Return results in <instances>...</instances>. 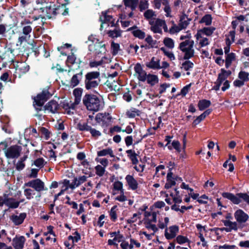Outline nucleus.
<instances>
[{"instance_id": "f257e3e1", "label": "nucleus", "mask_w": 249, "mask_h": 249, "mask_svg": "<svg viewBox=\"0 0 249 249\" xmlns=\"http://www.w3.org/2000/svg\"><path fill=\"white\" fill-rule=\"evenodd\" d=\"M83 102L87 109L90 111H98L103 107V102L93 94H86L83 97Z\"/></svg>"}, {"instance_id": "f03ea898", "label": "nucleus", "mask_w": 249, "mask_h": 249, "mask_svg": "<svg viewBox=\"0 0 249 249\" xmlns=\"http://www.w3.org/2000/svg\"><path fill=\"white\" fill-rule=\"evenodd\" d=\"M100 82L99 71H90L85 75L84 83L85 88L87 90H93L98 87Z\"/></svg>"}, {"instance_id": "7ed1b4c3", "label": "nucleus", "mask_w": 249, "mask_h": 249, "mask_svg": "<svg viewBox=\"0 0 249 249\" xmlns=\"http://www.w3.org/2000/svg\"><path fill=\"white\" fill-rule=\"evenodd\" d=\"M88 40L91 42L89 46V50L90 52H93L97 55L105 53L106 51L105 45L102 41H99V39L95 36L93 35L89 36Z\"/></svg>"}, {"instance_id": "20e7f679", "label": "nucleus", "mask_w": 249, "mask_h": 249, "mask_svg": "<svg viewBox=\"0 0 249 249\" xmlns=\"http://www.w3.org/2000/svg\"><path fill=\"white\" fill-rule=\"evenodd\" d=\"M194 42L192 40L188 39L181 42L179 48L184 53V59H189L194 55Z\"/></svg>"}, {"instance_id": "39448f33", "label": "nucleus", "mask_w": 249, "mask_h": 249, "mask_svg": "<svg viewBox=\"0 0 249 249\" xmlns=\"http://www.w3.org/2000/svg\"><path fill=\"white\" fill-rule=\"evenodd\" d=\"M150 30L155 34H162V29L166 33L168 32V29L165 20L157 18L155 20H150L149 21Z\"/></svg>"}, {"instance_id": "423d86ee", "label": "nucleus", "mask_w": 249, "mask_h": 249, "mask_svg": "<svg viewBox=\"0 0 249 249\" xmlns=\"http://www.w3.org/2000/svg\"><path fill=\"white\" fill-rule=\"evenodd\" d=\"M223 197L230 200L233 203L238 204L241 202V199L249 205V196L246 193H238L236 195L230 193H223Z\"/></svg>"}, {"instance_id": "0eeeda50", "label": "nucleus", "mask_w": 249, "mask_h": 249, "mask_svg": "<svg viewBox=\"0 0 249 249\" xmlns=\"http://www.w3.org/2000/svg\"><path fill=\"white\" fill-rule=\"evenodd\" d=\"M51 94L48 91H43L35 98L34 106L37 111H40L42 106L47 100L51 96Z\"/></svg>"}, {"instance_id": "6e6552de", "label": "nucleus", "mask_w": 249, "mask_h": 249, "mask_svg": "<svg viewBox=\"0 0 249 249\" xmlns=\"http://www.w3.org/2000/svg\"><path fill=\"white\" fill-rule=\"evenodd\" d=\"M231 71H226L224 69H221L220 72L218 75V77L216 81L214 83V86L212 89L217 91L219 90L221 85L223 84L224 81L231 74Z\"/></svg>"}, {"instance_id": "1a4fd4ad", "label": "nucleus", "mask_w": 249, "mask_h": 249, "mask_svg": "<svg viewBox=\"0 0 249 249\" xmlns=\"http://www.w3.org/2000/svg\"><path fill=\"white\" fill-rule=\"evenodd\" d=\"M22 147L15 145L10 146L4 151L6 157L9 159L18 158L20 154Z\"/></svg>"}, {"instance_id": "9d476101", "label": "nucleus", "mask_w": 249, "mask_h": 249, "mask_svg": "<svg viewBox=\"0 0 249 249\" xmlns=\"http://www.w3.org/2000/svg\"><path fill=\"white\" fill-rule=\"evenodd\" d=\"M95 119L102 126H107L111 123L112 117L108 113H99L96 116Z\"/></svg>"}, {"instance_id": "9b49d317", "label": "nucleus", "mask_w": 249, "mask_h": 249, "mask_svg": "<svg viewBox=\"0 0 249 249\" xmlns=\"http://www.w3.org/2000/svg\"><path fill=\"white\" fill-rule=\"evenodd\" d=\"M24 186L31 187L37 192H40L45 190L44 189L45 185L44 182L38 178L25 183Z\"/></svg>"}, {"instance_id": "f8f14e48", "label": "nucleus", "mask_w": 249, "mask_h": 249, "mask_svg": "<svg viewBox=\"0 0 249 249\" xmlns=\"http://www.w3.org/2000/svg\"><path fill=\"white\" fill-rule=\"evenodd\" d=\"M179 232V227L177 225H172L165 229L164 236L168 240L174 238Z\"/></svg>"}, {"instance_id": "ddd939ff", "label": "nucleus", "mask_w": 249, "mask_h": 249, "mask_svg": "<svg viewBox=\"0 0 249 249\" xmlns=\"http://www.w3.org/2000/svg\"><path fill=\"white\" fill-rule=\"evenodd\" d=\"M178 179L181 180V178H178L173 176V174L171 172V168H170L169 171L167 175L166 182L164 186L165 188L168 189L174 186L176 184V181H177Z\"/></svg>"}, {"instance_id": "4468645a", "label": "nucleus", "mask_w": 249, "mask_h": 249, "mask_svg": "<svg viewBox=\"0 0 249 249\" xmlns=\"http://www.w3.org/2000/svg\"><path fill=\"white\" fill-rule=\"evenodd\" d=\"M100 20L102 22L101 29L103 28V24L107 23L108 26L111 27L114 26V21L112 16L107 15V12H103L100 17Z\"/></svg>"}, {"instance_id": "2eb2a0df", "label": "nucleus", "mask_w": 249, "mask_h": 249, "mask_svg": "<svg viewBox=\"0 0 249 249\" xmlns=\"http://www.w3.org/2000/svg\"><path fill=\"white\" fill-rule=\"evenodd\" d=\"M134 71L138 75V79L142 81L145 82L147 78L146 72L143 70L141 65L137 63L134 67Z\"/></svg>"}, {"instance_id": "dca6fc26", "label": "nucleus", "mask_w": 249, "mask_h": 249, "mask_svg": "<svg viewBox=\"0 0 249 249\" xmlns=\"http://www.w3.org/2000/svg\"><path fill=\"white\" fill-rule=\"evenodd\" d=\"M25 241L26 239L24 236L16 235L13 239L12 245L15 249H22Z\"/></svg>"}, {"instance_id": "f3484780", "label": "nucleus", "mask_w": 249, "mask_h": 249, "mask_svg": "<svg viewBox=\"0 0 249 249\" xmlns=\"http://www.w3.org/2000/svg\"><path fill=\"white\" fill-rule=\"evenodd\" d=\"M234 216L237 222L241 224L245 223L249 218L248 215L241 209L237 210Z\"/></svg>"}, {"instance_id": "a211bd4d", "label": "nucleus", "mask_w": 249, "mask_h": 249, "mask_svg": "<svg viewBox=\"0 0 249 249\" xmlns=\"http://www.w3.org/2000/svg\"><path fill=\"white\" fill-rule=\"evenodd\" d=\"M44 108L45 110H47L52 113H55L59 108V105L55 101L51 100L44 107Z\"/></svg>"}, {"instance_id": "6ab92c4d", "label": "nucleus", "mask_w": 249, "mask_h": 249, "mask_svg": "<svg viewBox=\"0 0 249 249\" xmlns=\"http://www.w3.org/2000/svg\"><path fill=\"white\" fill-rule=\"evenodd\" d=\"M125 179L129 189L133 191H135L137 189L138 187V182L132 176L127 175L125 177Z\"/></svg>"}, {"instance_id": "aec40b11", "label": "nucleus", "mask_w": 249, "mask_h": 249, "mask_svg": "<svg viewBox=\"0 0 249 249\" xmlns=\"http://www.w3.org/2000/svg\"><path fill=\"white\" fill-rule=\"evenodd\" d=\"M127 31H131L133 35L140 39H143L145 36V34L142 31L138 29L136 26L129 28Z\"/></svg>"}, {"instance_id": "412c9836", "label": "nucleus", "mask_w": 249, "mask_h": 249, "mask_svg": "<svg viewBox=\"0 0 249 249\" xmlns=\"http://www.w3.org/2000/svg\"><path fill=\"white\" fill-rule=\"evenodd\" d=\"M223 223L224 226L226 227L224 228V230L227 232H231L232 230L236 231L238 230L237 222H232L225 220L223 221Z\"/></svg>"}, {"instance_id": "4be33fe9", "label": "nucleus", "mask_w": 249, "mask_h": 249, "mask_svg": "<svg viewBox=\"0 0 249 249\" xmlns=\"http://www.w3.org/2000/svg\"><path fill=\"white\" fill-rule=\"evenodd\" d=\"M146 66L150 69L153 70H158L161 69L160 65V60L159 58L153 57L150 62L146 63Z\"/></svg>"}, {"instance_id": "5701e85b", "label": "nucleus", "mask_w": 249, "mask_h": 249, "mask_svg": "<svg viewBox=\"0 0 249 249\" xmlns=\"http://www.w3.org/2000/svg\"><path fill=\"white\" fill-rule=\"evenodd\" d=\"M42 13H44V16H46L48 18H52L53 16H55L56 13L55 11V9L54 8H52V6H46V7L41 8L39 9Z\"/></svg>"}, {"instance_id": "b1692460", "label": "nucleus", "mask_w": 249, "mask_h": 249, "mask_svg": "<svg viewBox=\"0 0 249 249\" xmlns=\"http://www.w3.org/2000/svg\"><path fill=\"white\" fill-rule=\"evenodd\" d=\"M215 28L213 27H204L199 30L196 35V39L199 40V36L202 34L205 35L207 36H210L215 31Z\"/></svg>"}, {"instance_id": "393cba45", "label": "nucleus", "mask_w": 249, "mask_h": 249, "mask_svg": "<svg viewBox=\"0 0 249 249\" xmlns=\"http://www.w3.org/2000/svg\"><path fill=\"white\" fill-rule=\"evenodd\" d=\"M26 217L25 213H21L19 215H12L10 219L16 225H19L22 224Z\"/></svg>"}, {"instance_id": "a878e982", "label": "nucleus", "mask_w": 249, "mask_h": 249, "mask_svg": "<svg viewBox=\"0 0 249 249\" xmlns=\"http://www.w3.org/2000/svg\"><path fill=\"white\" fill-rule=\"evenodd\" d=\"M83 71H81L80 72L74 74L71 77L70 81L71 86L75 87L77 86L80 83L82 78Z\"/></svg>"}, {"instance_id": "bb28decb", "label": "nucleus", "mask_w": 249, "mask_h": 249, "mask_svg": "<svg viewBox=\"0 0 249 249\" xmlns=\"http://www.w3.org/2000/svg\"><path fill=\"white\" fill-rule=\"evenodd\" d=\"M20 202L16 201L13 198L8 197L7 196L5 205L10 208L15 209L18 207Z\"/></svg>"}, {"instance_id": "cd10ccee", "label": "nucleus", "mask_w": 249, "mask_h": 249, "mask_svg": "<svg viewBox=\"0 0 249 249\" xmlns=\"http://www.w3.org/2000/svg\"><path fill=\"white\" fill-rule=\"evenodd\" d=\"M123 2L126 7L130 8L133 11L137 8L139 0H123Z\"/></svg>"}, {"instance_id": "c85d7f7f", "label": "nucleus", "mask_w": 249, "mask_h": 249, "mask_svg": "<svg viewBox=\"0 0 249 249\" xmlns=\"http://www.w3.org/2000/svg\"><path fill=\"white\" fill-rule=\"evenodd\" d=\"M158 212H145V216L146 218L145 220L151 222L156 223L157 222V215Z\"/></svg>"}, {"instance_id": "c756f323", "label": "nucleus", "mask_w": 249, "mask_h": 249, "mask_svg": "<svg viewBox=\"0 0 249 249\" xmlns=\"http://www.w3.org/2000/svg\"><path fill=\"white\" fill-rule=\"evenodd\" d=\"M98 157H103L109 155L110 157L114 158L115 157L113 151L111 148L104 149L97 152Z\"/></svg>"}, {"instance_id": "7c9ffc66", "label": "nucleus", "mask_w": 249, "mask_h": 249, "mask_svg": "<svg viewBox=\"0 0 249 249\" xmlns=\"http://www.w3.org/2000/svg\"><path fill=\"white\" fill-rule=\"evenodd\" d=\"M226 55L225 67L228 69L231 65L232 62L235 60L236 55L234 53H231Z\"/></svg>"}, {"instance_id": "2f4dec72", "label": "nucleus", "mask_w": 249, "mask_h": 249, "mask_svg": "<svg viewBox=\"0 0 249 249\" xmlns=\"http://www.w3.org/2000/svg\"><path fill=\"white\" fill-rule=\"evenodd\" d=\"M82 89L81 88L75 89L73 91V95L74 96V101L76 104H79L81 100Z\"/></svg>"}, {"instance_id": "473e14b6", "label": "nucleus", "mask_w": 249, "mask_h": 249, "mask_svg": "<svg viewBox=\"0 0 249 249\" xmlns=\"http://www.w3.org/2000/svg\"><path fill=\"white\" fill-rule=\"evenodd\" d=\"M141 111L135 108L132 107L126 112V115L128 118H133L136 116H139L141 114Z\"/></svg>"}, {"instance_id": "72a5a7b5", "label": "nucleus", "mask_w": 249, "mask_h": 249, "mask_svg": "<svg viewBox=\"0 0 249 249\" xmlns=\"http://www.w3.org/2000/svg\"><path fill=\"white\" fill-rule=\"evenodd\" d=\"M169 223V218L168 217H160L158 220V226L160 229H165Z\"/></svg>"}, {"instance_id": "f704fd0d", "label": "nucleus", "mask_w": 249, "mask_h": 249, "mask_svg": "<svg viewBox=\"0 0 249 249\" xmlns=\"http://www.w3.org/2000/svg\"><path fill=\"white\" fill-rule=\"evenodd\" d=\"M146 80L148 84L153 86L158 82L159 79L158 76L156 75L148 74L147 75Z\"/></svg>"}, {"instance_id": "c9c22d12", "label": "nucleus", "mask_w": 249, "mask_h": 249, "mask_svg": "<svg viewBox=\"0 0 249 249\" xmlns=\"http://www.w3.org/2000/svg\"><path fill=\"white\" fill-rule=\"evenodd\" d=\"M156 16L155 12L151 9L147 10L144 13V17L146 19L148 20L149 23L150 20H155L156 19L155 18Z\"/></svg>"}, {"instance_id": "e433bc0d", "label": "nucleus", "mask_w": 249, "mask_h": 249, "mask_svg": "<svg viewBox=\"0 0 249 249\" xmlns=\"http://www.w3.org/2000/svg\"><path fill=\"white\" fill-rule=\"evenodd\" d=\"M27 159V156L25 155L23 157H21L20 160L17 162L16 164V168L18 171H20L23 170L25 166V164L24 163V161Z\"/></svg>"}, {"instance_id": "4c0bfd02", "label": "nucleus", "mask_w": 249, "mask_h": 249, "mask_svg": "<svg viewBox=\"0 0 249 249\" xmlns=\"http://www.w3.org/2000/svg\"><path fill=\"white\" fill-rule=\"evenodd\" d=\"M90 126L88 125L87 123L79 122L76 124L77 129L81 131H89Z\"/></svg>"}, {"instance_id": "58836bf2", "label": "nucleus", "mask_w": 249, "mask_h": 249, "mask_svg": "<svg viewBox=\"0 0 249 249\" xmlns=\"http://www.w3.org/2000/svg\"><path fill=\"white\" fill-rule=\"evenodd\" d=\"M165 166L163 165H160L156 168V172L155 176L157 177H163L165 175L166 172L164 170Z\"/></svg>"}, {"instance_id": "ea45409f", "label": "nucleus", "mask_w": 249, "mask_h": 249, "mask_svg": "<svg viewBox=\"0 0 249 249\" xmlns=\"http://www.w3.org/2000/svg\"><path fill=\"white\" fill-rule=\"evenodd\" d=\"M211 105V102L209 100H200L198 104V107L200 110H203Z\"/></svg>"}, {"instance_id": "a19ab883", "label": "nucleus", "mask_w": 249, "mask_h": 249, "mask_svg": "<svg viewBox=\"0 0 249 249\" xmlns=\"http://www.w3.org/2000/svg\"><path fill=\"white\" fill-rule=\"evenodd\" d=\"M152 223L144 220V224L146 229L152 231L153 232H155L158 231V228L155 224H152Z\"/></svg>"}, {"instance_id": "79ce46f5", "label": "nucleus", "mask_w": 249, "mask_h": 249, "mask_svg": "<svg viewBox=\"0 0 249 249\" xmlns=\"http://www.w3.org/2000/svg\"><path fill=\"white\" fill-rule=\"evenodd\" d=\"M117 206L115 205L111 208V210L109 211V215L110 217V219L113 222L116 221L117 219Z\"/></svg>"}, {"instance_id": "37998d69", "label": "nucleus", "mask_w": 249, "mask_h": 249, "mask_svg": "<svg viewBox=\"0 0 249 249\" xmlns=\"http://www.w3.org/2000/svg\"><path fill=\"white\" fill-rule=\"evenodd\" d=\"M212 18L211 15H205L201 19L200 22L204 23L206 25L209 26L212 24Z\"/></svg>"}, {"instance_id": "c03bdc74", "label": "nucleus", "mask_w": 249, "mask_h": 249, "mask_svg": "<svg viewBox=\"0 0 249 249\" xmlns=\"http://www.w3.org/2000/svg\"><path fill=\"white\" fill-rule=\"evenodd\" d=\"M96 174L100 177H103L106 172V168L101 165H97L95 167Z\"/></svg>"}, {"instance_id": "a18cd8bd", "label": "nucleus", "mask_w": 249, "mask_h": 249, "mask_svg": "<svg viewBox=\"0 0 249 249\" xmlns=\"http://www.w3.org/2000/svg\"><path fill=\"white\" fill-rule=\"evenodd\" d=\"M163 5L164 6L163 8L164 11L165 12V16L167 17H171V9L169 5L168 1L167 0H163Z\"/></svg>"}, {"instance_id": "49530a36", "label": "nucleus", "mask_w": 249, "mask_h": 249, "mask_svg": "<svg viewBox=\"0 0 249 249\" xmlns=\"http://www.w3.org/2000/svg\"><path fill=\"white\" fill-rule=\"evenodd\" d=\"M194 63L189 60L185 61L182 64L181 68L186 71H191L194 67Z\"/></svg>"}, {"instance_id": "de8ad7c7", "label": "nucleus", "mask_w": 249, "mask_h": 249, "mask_svg": "<svg viewBox=\"0 0 249 249\" xmlns=\"http://www.w3.org/2000/svg\"><path fill=\"white\" fill-rule=\"evenodd\" d=\"M235 32L234 30L231 31L229 32L228 36H227L226 40V44L231 45L232 42L234 41Z\"/></svg>"}, {"instance_id": "09e8293b", "label": "nucleus", "mask_w": 249, "mask_h": 249, "mask_svg": "<svg viewBox=\"0 0 249 249\" xmlns=\"http://www.w3.org/2000/svg\"><path fill=\"white\" fill-rule=\"evenodd\" d=\"M18 67V70L22 73L28 72L30 69L29 66L24 63H20Z\"/></svg>"}, {"instance_id": "8fccbe9b", "label": "nucleus", "mask_w": 249, "mask_h": 249, "mask_svg": "<svg viewBox=\"0 0 249 249\" xmlns=\"http://www.w3.org/2000/svg\"><path fill=\"white\" fill-rule=\"evenodd\" d=\"M46 163V162L43 158H38L34 161V164L39 168V169L43 167Z\"/></svg>"}, {"instance_id": "3c124183", "label": "nucleus", "mask_w": 249, "mask_h": 249, "mask_svg": "<svg viewBox=\"0 0 249 249\" xmlns=\"http://www.w3.org/2000/svg\"><path fill=\"white\" fill-rule=\"evenodd\" d=\"M163 43L165 46L170 49H173L174 47V41L171 38H165L163 40Z\"/></svg>"}, {"instance_id": "603ef678", "label": "nucleus", "mask_w": 249, "mask_h": 249, "mask_svg": "<svg viewBox=\"0 0 249 249\" xmlns=\"http://www.w3.org/2000/svg\"><path fill=\"white\" fill-rule=\"evenodd\" d=\"M176 240L178 243L179 244H183L185 243H189L190 240L188 239L186 236H184L182 235H178L176 238Z\"/></svg>"}, {"instance_id": "864d4df0", "label": "nucleus", "mask_w": 249, "mask_h": 249, "mask_svg": "<svg viewBox=\"0 0 249 249\" xmlns=\"http://www.w3.org/2000/svg\"><path fill=\"white\" fill-rule=\"evenodd\" d=\"M249 73L244 71H241L238 74V77L244 82L249 80Z\"/></svg>"}, {"instance_id": "5fc2aeb1", "label": "nucleus", "mask_w": 249, "mask_h": 249, "mask_svg": "<svg viewBox=\"0 0 249 249\" xmlns=\"http://www.w3.org/2000/svg\"><path fill=\"white\" fill-rule=\"evenodd\" d=\"M24 194L28 199H31L33 198V196L35 194L34 190L31 189H25Z\"/></svg>"}, {"instance_id": "6e6d98bb", "label": "nucleus", "mask_w": 249, "mask_h": 249, "mask_svg": "<svg viewBox=\"0 0 249 249\" xmlns=\"http://www.w3.org/2000/svg\"><path fill=\"white\" fill-rule=\"evenodd\" d=\"M160 50L164 53V54L166 55L168 58H169L171 60H175V57L173 53L167 50L165 48L161 47L160 48Z\"/></svg>"}, {"instance_id": "4d7b16f0", "label": "nucleus", "mask_w": 249, "mask_h": 249, "mask_svg": "<svg viewBox=\"0 0 249 249\" xmlns=\"http://www.w3.org/2000/svg\"><path fill=\"white\" fill-rule=\"evenodd\" d=\"M113 188L115 190L120 191L121 194H124V189H123V183L122 182L117 181L113 183Z\"/></svg>"}, {"instance_id": "13d9d810", "label": "nucleus", "mask_w": 249, "mask_h": 249, "mask_svg": "<svg viewBox=\"0 0 249 249\" xmlns=\"http://www.w3.org/2000/svg\"><path fill=\"white\" fill-rule=\"evenodd\" d=\"M145 41L149 44L150 48H154L156 47V41L153 40L152 37L148 35L145 39Z\"/></svg>"}, {"instance_id": "bf43d9fd", "label": "nucleus", "mask_w": 249, "mask_h": 249, "mask_svg": "<svg viewBox=\"0 0 249 249\" xmlns=\"http://www.w3.org/2000/svg\"><path fill=\"white\" fill-rule=\"evenodd\" d=\"M111 49L112 54L113 55H116L118 53L119 51L120 45L118 43H116L114 42H112L111 44Z\"/></svg>"}, {"instance_id": "052dcab7", "label": "nucleus", "mask_w": 249, "mask_h": 249, "mask_svg": "<svg viewBox=\"0 0 249 249\" xmlns=\"http://www.w3.org/2000/svg\"><path fill=\"white\" fill-rule=\"evenodd\" d=\"M107 34L109 36L112 38L118 37L121 35L120 31L116 29L112 31H109Z\"/></svg>"}, {"instance_id": "680f3d73", "label": "nucleus", "mask_w": 249, "mask_h": 249, "mask_svg": "<svg viewBox=\"0 0 249 249\" xmlns=\"http://www.w3.org/2000/svg\"><path fill=\"white\" fill-rule=\"evenodd\" d=\"M32 28L30 26H25L24 27H23L22 29V33L23 35H26L28 37H30V34L32 32Z\"/></svg>"}, {"instance_id": "e2e57ef3", "label": "nucleus", "mask_w": 249, "mask_h": 249, "mask_svg": "<svg viewBox=\"0 0 249 249\" xmlns=\"http://www.w3.org/2000/svg\"><path fill=\"white\" fill-rule=\"evenodd\" d=\"M96 161L99 162L103 167L106 168L108 165V160L106 158H96Z\"/></svg>"}, {"instance_id": "0e129e2a", "label": "nucleus", "mask_w": 249, "mask_h": 249, "mask_svg": "<svg viewBox=\"0 0 249 249\" xmlns=\"http://www.w3.org/2000/svg\"><path fill=\"white\" fill-rule=\"evenodd\" d=\"M141 213H134L132 217L128 219L127 221L128 223H133L137 221L138 218H140Z\"/></svg>"}, {"instance_id": "69168bd1", "label": "nucleus", "mask_w": 249, "mask_h": 249, "mask_svg": "<svg viewBox=\"0 0 249 249\" xmlns=\"http://www.w3.org/2000/svg\"><path fill=\"white\" fill-rule=\"evenodd\" d=\"M89 131L92 137L94 138H98L101 135V133L99 131L92 128L91 126Z\"/></svg>"}, {"instance_id": "338daca9", "label": "nucleus", "mask_w": 249, "mask_h": 249, "mask_svg": "<svg viewBox=\"0 0 249 249\" xmlns=\"http://www.w3.org/2000/svg\"><path fill=\"white\" fill-rule=\"evenodd\" d=\"M172 145L178 152L179 153L181 152L180 143L179 141H173L172 142Z\"/></svg>"}, {"instance_id": "774afa93", "label": "nucleus", "mask_w": 249, "mask_h": 249, "mask_svg": "<svg viewBox=\"0 0 249 249\" xmlns=\"http://www.w3.org/2000/svg\"><path fill=\"white\" fill-rule=\"evenodd\" d=\"M214 248V249H233L235 248V246L234 245H228L225 244L223 246H215Z\"/></svg>"}]
</instances>
